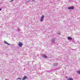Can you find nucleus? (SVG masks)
Instances as JSON below:
<instances>
[{
    "label": "nucleus",
    "mask_w": 80,
    "mask_h": 80,
    "mask_svg": "<svg viewBox=\"0 0 80 80\" xmlns=\"http://www.w3.org/2000/svg\"><path fill=\"white\" fill-rule=\"evenodd\" d=\"M44 15L42 16L41 18V20H40L41 22H43V19H44Z\"/></svg>",
    "instance_id": "f03ea898"
},
{
    "label": "nucleus",
    "mask_w": 80,
    "mask_h": 80,
    "mask_svg": "<svg viewBox=\"0 0 80 80\" xmlns=\"http://www.w3.org/2000/svg\"><path fill=\"white\" fill-rule=\"evenodd\" d=\"M4 42L5 43H6L7 45H10V44L8 43H7L6 41H4Z\"/></svg>",
    "instance_id": "423d86ee"
},
{
    "label": "nucleus",
    "mask_w": 80,
    "mask_h": 80,
    "mask_svg": "<svg viewBox=\"0 0 80 80\" xmlns=\"http://www.w3.org/2000/svg\"><path fill=\"white\" fill-rule=\"evenodd\" d=\"M68 38L69 40H72V38L71 37H68Z\"/></svg>",
    "instance_id": "39448f33"
},
{
    "label": "nucleus",
    "mask_w": 80,
    "mask_h": 80,
    "mask_svg": "<svg viewBox=\"0 0 80 80\" xmlns=\"http://www.w3.org/2000/svg\"><path fill=\"white\" fill-rule=\"evenodd\" d=\"M77 73H78V74H80V70L78 71L77 72Z\"/></svg>",
    "instance_id": "6e6552de"
},
{
    "label": "nucleus",
    "mask_w": 80,
    "mask_h": 80,
    "mask_svg": "<svg viewBox=\"0 0 80 80\" xmlns=\"http://www.w3.org/2000/svg\"><path fill=\"white\" fill-rule=\"evenodd\" d=\"M18 45L20 47H22L23 46V43L20 42H19V43H18Z\"/></svg>",
    "instance_id": "f257e3e1"
},
{
    "label": "nucleus",
    "mask_w": 80,
    "mask_h": 80,
    "mask_svg": "<svg viewBox=\"0 0 80 80\" xmlns=\"http://www.w3.org/2000/svg\"><path fill=\"white\" fill-rule=\"evenodd\" d=\"M19 79L20 80H21V78H17V80H18Z\"/></svg>",
    "instance_id": "1a4fd4ad"
},
{
    "label": "nucleus",
    "mask_w": 80,
    "mask_h": 80,
    "mask_svg": "<svg viewBox=\"0 0 80 80\" xmlns=\"http://www.w3.org/2000/svg\"><path fill=\"white\" fill-rule=\"evenodd\" d=\"M54 42H55V40H52V42H53V43Z\"/></svg>",
    "instance_id": "9d476101"
},
{
    "label": "nucleus",
    "mask_w": 80,
    "mask_h": 80,
    "mask_svg": "<svg viewBox=\"0 0 80 80\" xmlns=\"http://www.w3.org/2000/svg\"><path fill=\"white\" fill-rule=\"evenodd\" d=\"M13 0H12L10 2H13Z\"/></svg>",
    "instance_id": "9b49d317"
},
{
    "label": "nucleus",
    "mask_w": 80,
    "mask_h": 80,
    "mask_svg": "<svg viewBox=\"0 0 80 80\" xmlns=\"http://www.w3.org/2000/svg\"><path fill=\"white\" fill-rule=\"evenodd\" d=\"M68 10H73V9H74V7L73 6L70 7H68Z\"/></svg>",
    "instance_id": "7ed1b4c3"
},
{
    "label": "nucleus",
    "mask_w": 80,
    "mask_h": 80,
    "mask_svg": "<svg viewBox=\"0 0 80 80\" xmlns=\"http://www.w3.org/2000/svg\"><path fill=\"white\" fill-rule=\"evenodd\" d=\"M26 78H27V76H25L23 77L22 80H25V79H26Z\"/></svg>",
    "instance_id": "0eeeda50"
},
{
    "label": "nucleus",
    "mask_w": 80,
    "mask_h": 80,
    "mask_svg": "<svg viewBox=\"0 0 80 80\" xmlns=\"http://www.w3.org/2000/svg\"><path fill=\"white\" fill-rule=\"evenodd\" d=\"M2 10V9H0V11H1Z\"/></svg>",
    "instance_id": "f8f14e48"
},
{
    "label": "nucleus",
    "mask_w": 80,
    "mask_h": 80,
    "mask_svg": "<svg viewBox=\"0 0 80 80\" xmlns=\"http://www.w3.org/2000/svg\"><path fill=\"white\" fill-rule=\"evenodd\" d=\"M42 56L44 58H48L47 56V55H45V54L42 55Z\"/></svg>",
    "instance_id": "20e7f679"
}]
</instances>
